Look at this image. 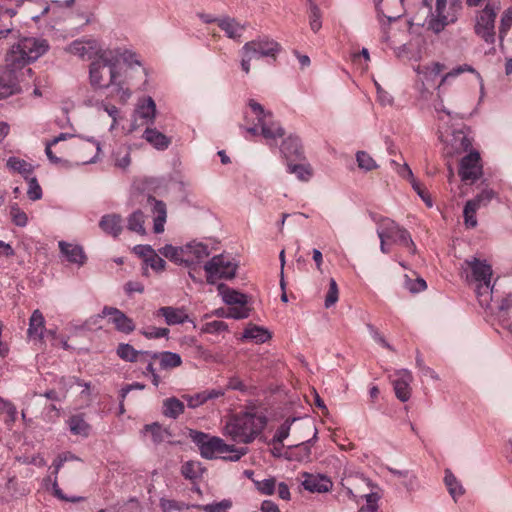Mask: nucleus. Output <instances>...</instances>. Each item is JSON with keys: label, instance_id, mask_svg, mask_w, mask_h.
<instances>
[{"label": "nucleus", "instance_id": "62", "mask_svg": "<svg viewBox=\"0 0 512 512\" xmlns=\"http://www.w3.org/2000/svg\"><path fill=\"white\" fill-rule=\"evenodd\" d=\"M390 165L392 166V168L394 170L397 171V173L401 177L408 179L410 182L415 180V178L413 176V173H412V170L410 169V167L406 163H404L403 165H400L395 160H391L390 161Z\"/></svg>", "mask_w": 512, "mask_h": 512}, {"label": "nucleus", "instance_id": "55", "mask_svg": "<svg viewBox=\"0 0 512 512\" xmlns=\"http://www.w3.org/2000/svg\"><path fill=\"white\" fill-rule=\"evenodd\" d=\"M256 489L264 495H272L276 489L275 478H267L261 481H254Z\"/></svg>", "mask_w": 512, "mask_h": 512}, {"label": "nucleus", "instance_id": "43", "mask_svg": "<svg viewBox=\"0 0 512 512\" xmlns=\"http://www.w3.org/2000/svg\"><path fill=\"white\" fill-rule=\"evenodd\" d=\"M310 29L317 33L322 28V12L317 4L311 5L308 9Z\"/></svg>", "mask_w": 512, "mask_h": 512}, {"label": "nucleus", "instance_id": "41", "mask_svg": "<svg viewBox=\"0 0 512 512\" xmlns=\"http://www.w3.org/2000/svg\"><path fill=\"white\" fill-rule=\"evenodd\" d=\"M68 425L74 435L88 436L90 426L81 415H74L69 418Z\"/></svg>", "mask_w": 512, "mask_h": 512}, {"label": "nucleus", "instance_id": "24", "mask_svg": "<svg viewBox=\"0 0 512 512\" xmlns=\"http://www.w3.org/2000/svg\"><path fill=\"white\" fill-rule=\"evenodd\" d=\"M141 434L143 437L149 436L155 445L161 444L171 437L170 431L158 422L146 424L141 430Z\"/></svg>", "mask_w": 512, "mask_h": 512}, {"label": "nucleus", "instance_id": "18", "mask_svg": "<svg viewBox=\"0 0 512 512\" xmlns=\"http://www.w3.org/2000/svg\"><path fill=\"white\" fill-rule=\"evenodd\" d=\"M447 0H436L435 15L428 21V26L435 33L441 32L449 23L456 21L457 16L455 13H445Z\"/></svg>", "mask_w": 512, "mask_h": 512}, {"label": "nucleus", "instance_id": "2", "mask_svg": "<svg viewBox=\"0 0 512 512\" xmlns=\"http://www.w3.org/2000/svg\"><path fill=\"white\" fill-rule=\"evenodd\" d=\"M50 44L48 40L41 37H21L16 43L11 45L5 55V61L10 63L11 67H16L28 78L34 75L30 64L48 53Z\"/></svg>", "mask_w": 512, "mask_h": 512}, {"label": "nucleus", "instance_id": "38", "mask_svg": "<svg viewBox=\"0 0 512 512\" xmlns=\"http://www.w3.org/2000/svg\"><path fill=\"white\" fill-rule=\"evenodd\" d=\"M444 482L449 494L455 501L464 494L463 486L449 469L445 470Z\"/></svg>", "mask_w": 512, "mask_h": 512}, {"label": "nucleus", "instance_id": "11", "mask_svg": "<svg viewBox=\"0 0 512 512\" xmlns=\"http://www.w3.org/2000/svg\"><path fill=\"white\" fill-rule=\"evenodd\" d=\"M497 17V8L490 3L479 11L475 17L474 31L476 35L482 38L487 44L495 43V19Z\"/></svg>", "mask_w": 512, "mask_h": 512}, {"label": "nucleus", "instance_id": "49", "mask_svg": "<svg viewBox=\"0 0 512 512\" xmlns=\"http://www.w3.org/2000/svg\"><path fill=\"white\" fill-rule=\"evenodd\" d=\"M228 330V325L224 321L214 320L206 322L201 327V332L206 334H220Z\"/></svg>", "mask_w": 512, "mask_h": 512}, {"label": "nucleus", "instance_id": "51", "mask_svg": "<svg viewBox=\"0 0 512 512\" xmlns=\"http://www.w3.org/2000/svg\"><path fill=\"white\" fill-rule=\"evenodd\" d=\"M295 419H287L276 431L275 435L272 439V444H279L281 445L283 441L289 436L290 428L292 422H294Z\"/></svg>", "mask_w": 512, "mask_h": 512}, {"label": "nucleus", "instance_id": "29", "mask_svg": "<svg viewBox=\"0 0 512 512\" xmlns=\"http://www.w3.org/2000/svg\"><path fill=\"white\" fill-rule=\"evenodd\" d=\"M100 228L113 237H118L122 232V218L117 214L104 215L100 222Z\"/></svg>", "mask_w": 512, "mask_h": 512}, {"label": "nucleus", "instance_id": "54", "mask_svg": "<svg viewBox=\"0 0 512 512\" xmlns=\"http://www.w3.org/2000/svg\"><path fill=\"white\" fill-rule=\"evenodd\" d=\"M28 182L27 195L30 200L36 201L42 198V188L39 185L36 177L31 176L26 179Z\"/></svg>", "mask_w": 512, "mask_h": 512}, {"label": "nucleus", "instance_id": "60", "mask_svg": "<svg viewBox=\"0 0 512 512\" xmlns=\"http://www.w3.org/2000/svg\"><path fill=\"white\" fill-rule=\"evenodd\" d=\"M141 334L147 339H157L167 337L169 334V329L167 328H159V327H149L141 331Z\"/></svg>", "mask_w": 512, "mask_h": 512}, {"label": "nucleus", "instance_id": "4", "mask_svg": "<svg viewBox=\"0 0 512 512\" xmlns=\"http://www.w3.org/2000/svg\"><path fill=\"white\" fill-rule=\"evenodd\" d=\"M461 269L466 282L476 284V295L480 305L489 308L494 289V284L491 283L492 266L487 260L472 256L464 260Z\"/></svg>", "mask_w": 512, "mask_h": 512}, {"label": "nucleus", "instance_id": "20", "mask_svg": "<svg viewBox=\"0 0 512 512\" xmlns=\"http://www.w3.org/2000/svg\"><path fill=\"white\" fill-rule=\"evenodd\" d=\"M302 486L309 492L324 493L332 487V482L325 476L303 473Z\"/></svg>", "mask_w": 512, "mask_h": 512}, {"label": "nucleus", "instance_id": "40", "mask_svg": "<svg viewBox=\"0 0 512 512\" xmlns=\"http://www.w3.org/2000/svg\"><path fill=\"white\" fill-rule=\"evenodd\" d=\"M300 141L297 137L289 136L287 137L280 147L281 153L285 158L298 157L300 155Z\"/></svg>", "mask_w": 512, "mask_h": 512}, {"label": "nucleus", "instance_id": "56", "mask_svg": "<svg viewBox=\"0 0 512 512\" xmlns=\"http://www.w3.org/2000/svg\"><path fill=\"white\" fill-rule=\"evenodd\" d=\"M227 316L236 320L246 319L250 316V308L247 307V304L232 306L227 310Z\"/></svg>", "mask_w": 512, "mask_h": 512}, {"label": "nucleus", "instance_id": "59", "mask_svg": "<svg viewBox=\"0 0 512 512\" xmlns=\"http://www.w3.org/2000/svg\"><path fill=\"white\" fill-rule=\"evenodd\" d=\"M250 47L251 45L243 46L241 49V69L246 75L250 73V63L253 59H255V57L252 56Z\"/></svg>", "mask_w": 512, "mask_h": 512}, {"label": "nucleus", "instance_id": "23", "mask_svg": "<svg viewBox=\"0 0 512 512\" xmlns=\"http://www.w3.org/2000/svg\"><path fill=\"white\" fill-rule=\"evenodd\" d=\"M158 315L164 317L167 325H178L190 321L189 315L184 307L164 306L158 309Z\"/></svg>", "mask_w": 512, "mask_h": 512}, {"label": "nucleus", "instance_id": "3", "mask_svg": "<svg viewBox=\"0 0 512 512\" xmlns=\"http://www.w3.org/2000/svg\"><path fill=\"white\" fill-rule=\"evenodd\" d=\"M244 121L248 125L245 128L247 133L252 136L261 134L270 146L276 145L277 140L284 136V129L274 120L273 113L254 99H249L247 102Z\"/></svg>", "mask_w": 512, "mask_h": 512}, {"label": "nucleus", "instance_id": "13", "mask_svg": "<svg viewBox=\"0 0 512 512\" xmlns=\"http://www.w3.org/2000/svg\"><path fill=\"white\" fill-rule=\"evenodd\" d=\"M459 176L463 182H475L482 176L480 154L472 151L460 161Z\"/></svg>", "mask_w": 512, "mask_h": 512}, {"label": "nucleus", "instance_id": "46", "mask_svg": "<svg viewBox=\"0 0 512 512\" xmlns=\"http://www.w3.org/2000/svg\"><path fill=\"white\" fill-rule=\"evenodd\" d=\"M356 161L358 167L365 171H371L378 167L376 161L365 151H358L356 153Z\"/></svg>", "mask_w": 512, "mask_h": 512}, {"label": "nucleus", "instance_id": "42", "mask_svg": "<svg viewBox=\"0 0 512 512\" xmlns=\"http://www.w3.org/2000/svg\"><path fill=\"white\" fill-rule=\"evenodd\" d=\"M144 222L145 216L143 212L137 210L128 217L127 228L132 232L138 233L140 235H145L146 230L144 227Z\"/></svg>", "mask_w": 512, "mask_h": 512}, {"label": "nucleus", "instance_id": "26", "mask_svg": "<svg viewBox=\"0 0 512 512\" xmlns=\"http://www.w3.org/2000/svg\"><path fill=\"white\" fill-rule=\"evenodd\" d=\"M218 26L225 32L226 36L235 41L242 37L246 25L238 22L234 18L224 17L218 20Z\"/></svg>", "mask_w": 512, "mask_h": 512}, {"label": "nucleus", "instance_id": "9", "mask_svg": "<svg viewBox=\"0 0 512 512\" xmlns=\"http://www.w3.org/2000/svg\"><path fill=\"white\" fill-rule=\"evenodd\" d=\"M28 79L27 75L4 60V65L0 68V99L21 93L22 83Z\"/></svg>", "mask_w": 512, "mask_h": 512}, {"label": "nucleus", "instance_id": "27", "mask_svg": "<svg viewBox=\"0 0 512 512\" xmlns=\"http://www.w3.org/2000/svg\"><path fill=\"white\" fill-rule=\"evenodd\" d=\"M217 290L222 301L230 307L248 303V297L246 294L232 289L225 284H219Z\"/></svg>", "mask_w": 512, "mask_h": 512}, {"label": "nucleus", "instance_id": "33", "mask_svg": "<svg viewBox=\"0 0 512 512\" xmlns=\"http://www.w3.org/2000/svg\"><path fill=\"white\" fill-rule=\"evenodd\" d=\"M116 353L119 358L128 362H136L141 357L148 356V352L138 351L132 345L127 343L119 344Z\"/></svg>", "mask_w": 512, "mask_h": 512}, {"label": "nucleus", "instance_id": "30", "mask_svg": "<svg viewBox=\"0 0 512 512\" xmlns=\"http://www.w3.org/2000/svg\"><path fill=\"white\" fill-rule=\"evenodd\" d=\"M6 166L10 171L20 174L25 179L31 177L34 171V167L32 164L14 156L8 158Z\"/></svg>", "mask_w": 512, "mask_h": 512}, {"label": "nucleus", "instance_id": "25", "mask_svg": "<svg viewBox=\"0 0 512 512\" xmlns=\"http://www.w3.org/2000/svg\"><path fill=\"white\" fill-rule=\"evenodd\" d=\"M45 318L39 309L32 312L29 319L27 335L30 339L42 340L45 332Z\"/></svg>", "mask_w": 512, "mask_h": 512}, {"label": "nucleus", "instance_id": "64", "mask_svg": "<svg viewBox=\"0 0 512 512\" xmlns=\"http://www.w3.org/2000/svg\"><path fill=\"white\" fill-rule=\"evenodd\" d=\"M405 286L412 293L424 291L427 287L425 280L422 278H417L415 280L406 279Z\"/></svg>", "mask_w": 512, "mask_h": 512}, {"label": "nucleus", "instance_id": "14", "mask_svg": "<svg viewBox=\"0 0 512 512\" xmlns=\"http://www.w3.org/2000/svg\"><path fill=\"white\" fill-rule=\"evenodd\" d=\"M64 50L82 60H93L98 58V52L104 49L94 39H77L68 44Z\"/></svg>", "mask_w": 512, "mask_h": 512}, {"label": "nucleus", "instance_id": "35", "mask_svg": "<svg viewBox=\"0 0 512 512\" xmlns=\"http://www.w3.org/2000/svg\"><path fill=\"white\" fill-rule=\"evenodd\" d=\"M153 358H158L160 360V367L162 369H172L179 367L182 364L181 356L175 352L164 351L154 353Z\"/></svg>", "mask_w": 512, "mask_h": 512}, {"label": "nucleus", "instance_id": "52", "mask_svg": "<svg viewBox=\"0 0 512 512\" xmlns=\"http://www.w3.org/2000/svg\"><path fill=\"white\" fill-rule=\"evenodd\" d=\"M339 298V290L337 283L334 278H330L329 280V290L325 297L324 305L326 308H330L336 304Z\"/></svg>", "mask_w": 512, "mask_h": 512}, {"label": "nucleus", "instance_id": "61", "mask_svg": "<svg viewBox=\"0 0 512 512\" xmlns=\"http://www.w3.org/2000/svg\"><path fill=\"white\" fill-rule=\"evenodd\" d=\"M144 263L146 264V266L151 267L157 273L164 271L166 266V263L163 260V258H161L156 252H154V254L151 257L146 259Z\"/></svg>", "mask_w": 512, "mask_h": 512}, {"label": "nucleus", "instance_id": "15", "mask_svg": "<svg viewBox=\"0 0 512 512\" xmlns=\"http://www.w3.org/2000/svg\"><path fill=\"white\" fill-rule=\"evenodd\" d=\"M100 317H108V323L112 324L118 332L130 334L135 330L134 321L115 307L105 306Z\"/></svg>", "mask_w": 512, "mask_h": 512}, {"label": "nucleus", "instance_id": "39", "mask_svg": "<svg viewBox=\"0 0 512 512\" xmlns=\"http://www.w3.org/2000/svg\"><path fill=\"white\" fill-rule=\"evenodd\" d=\"M182 475L189 480H196L202 477L204 468L199 461H187L181 467Z\"/></svg>", "mask_w": 512, "mask_h": 512}, {"label": "nucleus", "instance_id": "58", "mask_svg": "<svg viewBox=\"0 0 512 512\" xmlns=\"http://www.w3.org/2000/svg\"><path fill=\"white\" fill-rule=\"evenodd\" d=\"M10 215L13 223L19 227H25L28 224L27 214L21 210L16 204L11 206Z\"/></svg>", "mask_w": 512, "mask_h": 512}, {"label": "nucleus", "instance_id": "53", "mask_svg": "<svg viewBox=\"0 0 512 512\" xmlns=\"http://www.w3.org/2000/svg\"><path fill=\"white\" fill-rule=\"evenodd\" d=\"M0 412L6 413L8 416L7 423L13 424L17 419V409L9 400L0 396Z\"/></svg>", "mask_w": 512, "mask_h": 512}, {"label": "nucleus", "instance_id": "57", "mask_svg": "<svg viewBox=\"0 0 512 512\" xmlns=\"http://www.w3.org/2000/svg\"><path fill=\"white\" fill-rule=\"evenodd\" d=\"M512 26V8L507 9L503 12L500 20L499 27V38L502 41L504 36L507 34Z\"/></svg>", "mask_w": 512, "mask_h": 512}, {"label": "nucleus", "instance_id": "45", "mask_svg": "<svg viewBox=\"0 0 512 512\" xmlns=\"http://www.w3.org/2000/svg\"><path fill=\"white\" fill-rule=\"evenodd\" d=\"M232 502L229 499H223L219 502H214L206 505H193L204 512H228L231 508Z\"/></svg>", "mask_w": 512, "mask_h": 512}, {"label": "nucleus", "instance_id": "10", "mask_svg": "<svg viewBox=\"0 0 512 512\" xmlns=\"http://www.w3.org/2000/svg\"><path fill=\"white\" fill-rule=\"evenodd\" d=\"M204 269L207 273V282L215 283L218 279H231L236 274L237 265L233 259L224 254L216 255L209 260Z\"/></svg>", "mask_w": 512, "mask_h": 512}, {"label": "nucleus", "instance_id": "28", "mask_svg": "<svg viewBox=\"0 0 512 512\" xmlns=\"http://www.w3.org/2000/svg\"><path fill=\"white\" fill-rule=\"evenodd\" d=\"M186 257L190 260L186 262V266L198 263L209 256L208 247L199 242H191L185 245Z\"/></svg>", "mask_w": 512, "mask_h": 512}, {"label": "nucleus", "instance_id": "37", "mask_svg": "<svg viewBox=\"0 0 512 512\" xmlns=\"http://www.w3.org/2000/svg\"><path fill=\"white\" fill-rule=\"evenodd\" d=\"M243 338L253 340L256 343H265L271 338V334L263 327L250 325L244 330Z\"/></svg>", "mask_w": 512, "mask_h": 512}, {"label": "nucleus", "instance_id": "12", "mask_svg": "<svg viewBox=\"0 0 512 512\" xmlns=\"http://www.w3.org/2000/svg\"><path fill=\"white\" fill-rule=\"evenodd\" d=\"M156 119V104L152 97L140 99L135 107L130 126V132H134L142 126H153Z\"/></svg>", "mask_w": 512, "mask_h": 512}, {"label": "nucleus", "instance_id": "36", "mask_svg": "<svg viewBox=\"0 0 512 512\" xmlns=\"http://www.w3.org/2000/svg\"><path fill=\"white\" fill-rule=\"evenodd\" d=\"M499 318L502 322V325L507 328L510 332H512V321L509 322V319L512 318V295H508L503 298L499 304Z\"/></svg>", "mask_w": 512, "mask_h": 512}, {"label": "nucleus", "instance_id": "47", "mask_svg": "<svg viewBox=\"0 0 512 512\" xmlns=\"http://www.w3.org/2000/svg\"><path fill=\"white\" fill-rule=\"evenodd\" d=\"M288 172L295 174L301 181H307L312 176L310 166L304 164H288Z\"/></svg>", "mask_w": 512, "mask_h": 512}, {"label": "nucleus", "instance_id": "34", "mask_svg": "<svg viewBox=\"0 0 512 512\" xmlns=\"http://www.w3.org/2000/svg\"><path fill=\"white\" fill-rule=\"evenodd\" d=\"M185 246L183 247H176L172 245H165L163 248L160 249V253L168 258L170 261H173L177 264H185L187 261H190L186 257L185 252Z\"/></svg>", "mask_w": 512, "mask_h": 512}, {"label": "nucleus", "instance_id": "31", "mask_svg": "<svg viewBox=\"0 0 512 512\" xmlns=\"http://www.w3.org/2000/svg\"><path fill=\"white\" fill-rule=\"evenodd\" d=\"M184 404L176 397H170L163 401V415L167 418L177 419L184 412Z\"/></svg>", "mask_w": 512, "mask_h": 512}, {"label": "nucleus", "instance_id": "22", "mask_svg": "<svg viewBox=\"0 0 512 512\" xmlns=\"http://www.w3.org/2000/svg\"><path fill=\"white\" fill-rule=\"evenodd\" d=\"M142 138L153 148L159 151L166 150L171 144L170 137L166 136L152 126L145 128L142 134Z\"/></svg>", "mask_w": 512, "mask_h": 512}, {"label": "nucleus", "instance_id": "8", "mask_svg": "<svg viewBox=\"0 0 512 512\" xmlns=\"http://www.w3.org/2000/svg\"><path fill=\"white\" fill-rule=\"evenodd\" d=\"M438 138L444 144L445 153L454 156L467 151L472 143L467 134L462 130H452L448 125H439Z\"/></svg>", "mask_w": 512, "mask_h": 512}, {"label": "nucleus", "instance_id": "19", "mask_svg": "<svg viewBox=\"0 0 512 512\" xmlns=\"http://www.w3.org/2000/svg\"><path fill=\"white\" fill-rule=\"evenodd\" d=\"M58 246L61 254L68 262L76 264L79 267L86 263L87 257L82 246L66 241H59Z\"/></svg>", "mask_w": 512, "mask_h": 512}, {"label": "nucleus", "instance_id": "32", "mask_svg": "<svg viewBox=\"0 0 512 512\" xmlns=\"http://www.w3.org/2000/svg\"><path fill=\"white\" fill-rule=\"evenodd\" d=\"M389 471L400 479L401 484L408 490V491H415L419 489L420 484L418 481L417 476L408 470H397L390 468Z\"/></svg>", "mask_w": 512, "mask_h": 512}, {"label": "nucleus", "instance_id": "50", "mask_svg": "<svg viewBox=\"0 0 512 512\" xmlns=\"http://www.w3.org/2000/svg\"><path fill=\"white\" fill-rule=\"evenodd\" d=\"M479 208L475 202H467L464 207V220L467 227L474 228L477 225L476 212Z\"/></svg>", "mask_w": 512, "mask_h": 512}, {"label": "nucleus", "instance_id": "16", "mask_svg": "<svg viewBox=\"0 0 512 512\" xmlns=\"http://www.w3.org/2000/svg\"><path fill=\"white\" fill-rule=\"evenodd\" d=\"M249 45H251L250 49L252 56L255 57V59L261 57H271L275 59L277 54L281 51V45L268 37L257 38L246 42L243 46Z\"/></svg>", "mask_w": 512, "mask_h": 512}, {"label": "nucleus", "instance_id": "48", "mask_svg": "<svg viewBox=\"0 0 512 512\" xmlns=\"http://www.w3.org/2000/svg\"><path fill=\"white\" fill-rule=\"evenodd\" d=\"M445 69V66L439 62L432 63L430 66H425L421 68L418 66L415 71L418 74L423 73L425 76V79L428 80L429 78H435L438 75L441 74V72Z\"/></svg>", "mask_w": 512, "mask_h": 512}, {"label": "nucleus", "instance_id": "44", "mask_svg": "<svg viewBox=\"0 0 512 512\" xmlns=\"http://www.w3.org/2000/svg\"><path fill=\"white\" fill-rule=\"evenodd\" d=\"M159 505H160L162 512L183 511L185 509L194 508L193 505H188V504H185L184 502H179V501L167 499V498H161Z\"/></svg>", "mask_w": 512, "mask_h": 512}, {"label": "nucleus", "instance_id": "17", "mask_svg": "<svg viewBox=\"0 0 512 512\" xmlns=\"http://www.w3.org/2000/svg\"><path fill=\"white\" fill-rule=\"evenodd\" d=\"M413 376L407 369H400L391 375V383L396 397L401 402H407L411 397V383Z\"/></svg>", "mask_w": 512, "mask_h": 512}, {"label": "nucleus", "instance_id": "63", "mask_svg": "<svg viewBox=\"0 0 512 512\" xmlns=\"http://www.w3.org/2000/svg\"><path fill=\"white\" fill-rule=\"evenodd\" d=\"M415 192L420 196V198L425 202L428 207H432L433 203L428 191L415 179L410 182Z\"/></svg>", "mask_w": 512, "mask_h": 512}, {"label": "nucleus", "instance_id": "5", "mask_svg": "<svg viewBox=\"0 0 512 512\" xmlns=\"http://www.w3.org/2000/svg\"><path fill=\"white\" fill-rule=\"evenodd\" d=\"M266 425L265 415L247 411L231 417L226 422L223 433L234 441L249 444L264 430Z\"/></svg>", "mask_w": 512, "mask_h": 512}, {"label": "nucleus", "instance_id": "6", "mask_svg": "<svg viewBox=\"0 0 512 512\" xmlns=\"http://www.w3.org/2000/svg\"><path fill=\"white\" fill-rule=\"evenodd\" d=\"M189 435L198 447L201 456L206 459L222 458L238 461L247 453V448H236L234 445L226 444L222 438L217 436H210L195 430H190Z\"/></svg>", "mask_w": 512, "mask_h": 512}, {"label": "nucleus", "instance_id": "7", "mask_svg": "<svg viewBox=\"0 0 512 512\" xmlns=\"http://www.w3.org/2000/svg\"><path fill=\"white\" fill-rule=\"evenodd\" d=\"M372 218L377 224L376 232L380 240L392 241L407 248L409 253H416V245L406 229L388 217L373 216Z\"/></svg>", "mask_w": 512, "mask_h": 512}, {"label": "nucleus", "instance_id": "21", "mask_svg": "<svg viewBox=\"0 0 512 512\" xmlns=\"http://www.w3.org/2000/svg\"><path fill=\"white\" fill-rule=\"evenodd\" d=\"M147 202L151 206V211L154 215L153 230L157 234L162 233L167 218L166 205L163 201L157 200L151 196L148 197Z\"/></svg>", "mask_w": 512, "mask_h": 512}, {"label": "nucleus", "instance_id": "1", "mask_svg": "<svg viewBox=\"0 0 512 512\" xmlns=\"http://www.w3.org/2000/svg\"><path fill=\"white\" fill-rule=\"evenodd\" d=\"M146 75V69L137 53L124 47L104 48L89 65L91 87L95 90L112 87L123 103L132 96L134 79Z\"/></svg>", "mask_w": 512, "mask_h": 512}]
</instances>
